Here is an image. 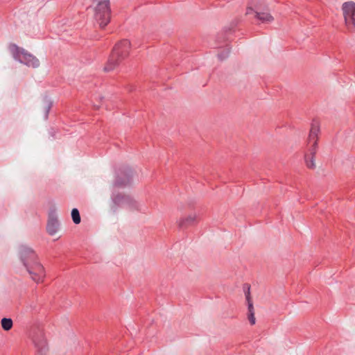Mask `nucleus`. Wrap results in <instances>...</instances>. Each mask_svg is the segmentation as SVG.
<instances>
[{
    "instance_id": "nucleus-2",
    "label": "nucleus",
    "mask_w": 355,
    "mask_h": 355,
    "mask_svg": "<svg viewBox=\"0 0 355 355\" xmlns=\"http://www.w3.org/2000/svg\"><path fill=\"white\" fill-rule=\"evenodd\" d=\"M130 49V42L128 40H122L116 43L104 67V71H111L118 67L128 56Z\"/></svg>"
},
{
    "instance_id": "nucleus-5",
    "label": "nucleus",
    "mask_w": 355,
    "mask_h": 355,
    "mask_svg": "<svg viewBox=\"0 0 355 355\" xmlns=\"http://www.w3.org/2000/svg\"><path fill=\"white\" fill-rule=\"evenodd\" d=\"M10 51L13 58L19 62L33 68H37L40 66V61L35 56L29 53L24 49L19 47L17 44H11L10 45Z\"/></svg>"
},
{
    "instance_id": "nucleus-7",
    "label": "nucleus",
    "mask_w": 355,
    "mask_h": 355,
    "mask_svg": "<svg viewBox=\"0 0 355 355\" xmlns=\"http://www.w3.org/2000/svg\"><path fill=\"white\" fill-rule=\"evenodd\" d=\"M342 10L348 30L355 32V3L352 1L345 2L342 6Z\"/></svg>"
},
{
    "instance_id": "nucleus-3",
    "label": "nucleus",
    "mask_w": 355,
    "mask_h": 355,
    "mask_svg": "<svg viewBox=\"0 0 355 355\" xmlns=\"http://www.w3.org/2000/svg\"><path fill=\"white\" fill-rule=\"evenodd\" d=\"M320 131L319 125L317 121H313L311 124L309 135V143L313 142V144L309 150V153L304 156L306 164L308 168L313 169L315 168V155L318 148V134Z\"/></svg>"
},
{
    "instance_id": "nucleus-8",
    "label": "nucleus",
    "mask_w": 355,
    "mask_h": 355,
    "mask_svg": "<svg viewBox=\"0 0 355 355\" xmlns=\"http://www.w3.org/2000/svg\"><path fill=\"white\" fill-rule=\"evenodd\" d=\"M132 176V171L128 166L123 167L116 173L114 186L123 188L130 184Z\"/></svg>"
},
{
    "instance_id": "nucleus-16",
    "label": "nucleus",
    "mask_w": 355,
    "mask_h": 355,
    "mask_svg": "<svg viewBox=\"0 0 355 355\" xmlns=\"http://www.w3.org/2000/svg\"><path fill=\"white\" fill-rule=\"evenodd\" d=\"M71 218H72L73 222L76 225H78V224H79L80 223L81 218H80V213H79V211H78V209L73 208L71 210Z\"/></svg>"
},
{
    "instance_id": "nucleus-18",
    "label": "nucleus",
    "mask_w": 355,
    "mask_h": 355,
    "mask_svg": "<svg viewBox=\"0 0 355 355\" xmlns=\"http://www.w3.org/2000/svg\"><path fill=\"white\" fill-rule=\"evenodd\" d=\"M230 53V49H227L226 51H223L218 54V57L219 60H223L225 59Z\"/></svg>"
},
{
    "instance_id": "nucleus-11",
    "label": "nucleus",
    "mask_w": 355,
    "mask_h": 355,
    "mask_svg": "<svg viewBox=\"0 0 355 355\" xmlns=\"http://www.w3.org/2000/svg\"><path fill=\"white\" fill-rule=\"evenodd\" d=\"M59 226L60 223L55 214L53 211L50 212L46 225V231L48 234L51 236L54 235L58 232Z\"/></svg>"
},
{
    "instance_id": "nucleus-17",
    "label": "nucleus",
    "mask_w": 355,
    "mask_h": 355,
    "mask_svg": "<svg viewBox=\"0 0 355 355\" xmlns=\"http://www.w3.org/2000/svg\"><path fill=\"white\" fill-rule=\"evenodd\" d=\"M46 101V105L44 107V119H48V116H49V112H50V110L52 107V102L50 101L48 99H45Z\"/></svg>"
},
{
    "instance_id": "nucleus-4",
    "label": "nucleus",
    "mask_w": 355,
    "mask_h": 355,
    "mask_svg": "<svg viewBox=\"0 0 355 355\" xmlns=\"http://www.w3.org/2000/svg\"><path fill=\"white\" fill-rule=\"evenodd\" d=\"M94 8V19L101 28H105L110 21L111 8L110 0H98Z\"/></svg>"
},
{
    "instance_id": "nucleus-13",
    "label": "nucleus",
    "mask_w": 355,
    "mask_h": 355,
    "mask_svg": "<svg viewBox=\"0 0 355 355\" xmlns=\"http://www.w3.org/2000/svg\"><path fill=\"white\" fill-rule=\"evenodd\" d=\"M254 17L263 24H268L274 20L273 17L268 12L262 10H257L252 14Z\"/></svg>"
},
{
    "instance_id": "nucleus-6",
    "label": "nucleus",
    "mask_w": 355,
    "mask_h": 355,
    "mask_svg": "<svg viewBox=\"0 0 355 355\" xmlns=\"http://www.w3.org/2000/svg\"><path fill=\"white\" fill-rule=\"evenodd\" d=\"M30 336L36 348L37 355H46L49 348L43 329L40 326H33Z\"/></svg>"
},
{
    "instance_id": "nucleus-1",
    "label": "nucleus",
    "mask_w": 355,
    "mask_h": 355,
    "mask_svg": "<svg viewBox=\"0 0 355 355\" xmlns=\"http://www.w3.org/2000/svg\"><path fill=\"white\" fill-rule=\"evenodd\" d=\"M19 257L32 279L36 283L42 282L45 277L44 268L39 262L36 253L31 248L21 245L19 248Z\"/></svg>"
},
{
    "instance_id": "nucleus-14",
    "label": "nucleus",
    "mask_w": 355,
    "mask_h": 355,
    "mask_svg": "<svg viewBox=\"0 0 355 355\" xmlns=\"http://www.w3.org/2000/svg\"><path fill=\"white\" fill-rule=\"evenodd\" d=\"M197 223V216L196 214L189 215L184 218H181L178 221L180 228H187L192 226Z\"/></svg>"
},
{
    "instance_id": "nucleus-9",
    "label": "nucleus",
    "mask_w": 355,
    "mask_h": 355,
    "mask_svg": "<svg viewBox=\"0 0 355 355\" xmlns=\"http://www.w3.org/2000/svg\"><path fill=\"white\" fill-rule=\"evenodd\" d=\"M112 199L114 204L116 206L126 205L130 209H137V202L129 195H125L121 193H113Z\"/></svg>"
},
{
    "instance_id": "nucleus-12",
    "label": "nucleus",
    "mask_w": 355,
    "mask_h": 355,
    "mask_svg": "<svg viewBox=\"0 0 355 355\" xmlns=\"http://www.w3.org/2000/svg\"><path fill=\"white\" fill-rule=\"evenodd\" d=\"M264 7L263 0H250L246 8L245 15H250L254 13L257 10H262Z\"/></svg>"
},
{
    "instance_id": "nucleus-10",
    "label": "nucleus",
    "mask_w": 355,
    "mask_h": 355,
    "mask_svg": "<svg viewBox=\"0 0 355 355\" xmlns=\"http://www.w3.org/2000/svg\"><path fill=\"white\" fill-rule=\"evenodd\" d=\"M243 288L245 290L246 301L248 302V318L250 323L253 325L256 322V319L254 317L253 304L250 298V286L248 284H245Z\"/></svg>"
},
{
    "instance_id": "nucleus-15",
    "label": "nucleus",
    "mask_w": 355,
    "mask_h": 355,
    "mask_svg": "<svg viewBox=\"0 0 355 355\" xmlns=\"http://www.w3.org/2000/svg\"><path fill=\"white\" fill-rule=\"evenodd\" d=\"M1 327L3 330L9 331L12 329L13 322L11 318H3L1 319Z\"/></svg>"
}]
</instances>
